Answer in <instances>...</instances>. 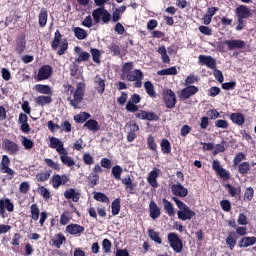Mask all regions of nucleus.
<instances>
[{
    "mask_svg": "<svg viewBox=\"0 0 256 256\" xmlns=\"http://www.w3.org/2000/svg\"><path fill=\"white\" fill-rule=\"evenodd\" d=\"M172 201L178 207L177 216L180 221H191L193 217H195V211L191 210L185 202L181 201L177 196L172 197Z\"/></svg>",
    "mask_w": 256,
    "mask_h": 256,
    "instance_id": "f257e3e1",
    "label": "nucleus"
},
{
    "mask_svg": "<svg viewBox=\"0 0 256 256\" xmlns=\"http://www.w3.org/2000/svg\"><path fill=\"white\" fill-rule=\"evenodd\" d=\"M84 90H85V84L78 83L76 90L73 93V98L72 97L67 98V101H69L71 107H74V109H79V104L81 103V101H83Z\"/></svg>",
    "mask_w": 256,
    "mask_h": 256,
    "instance_id": "f03ea898",
    "label": "nucleus"
},
{
    "mask_svg": "<svg viewBox=\"0 0 256 256\" xmlns=\"http://www.w3.org/2000/svg\"><path fill=\"white\" fill-rule=\"evenodd\" d=\"M92 17L96 24L101 23V21L107 24L109 21H111V13H109V11L105 10L103 7L93 10Z\"/></svg>",
    "mask_w": 256,
    "mask_h": 256,
    "instance_id": "7ed1b4c3",
    "label": "nucleus"
},
{
    "mask_svg": "<svg viewBox=\"0 0 256 256\" xmlns=\"http://www.w3.org/2000/svg\"><path fill=\"white\" fill-rule=\"evenodd\" d=\"M168 243L173 249L174 253H182L183 251V241L175 232H171L168 234Z\"/></svg>",
    "mask_w": 256,
    "mask_h": 256,
    "instance_id": "20e7f679",
    "label": "nucleus"
},
{
    "mask_svg": "<svg viewBox=\"0 0 256 256\" xmlns=\"http://www.w3.org/2000/svg\"><path fill=\"white\" fill-rule=\"evenodd\" d=\"M143 77V72L139 69H136L130 72L128 75H126L125 79H127L130 82L135 81L134 87H136L137 89H141V87H143Z\"/></svg>",
    "mask_w": 256,
    "mask_h": 256,
    "instance_id": "39448f33",
    "label": "nucleus"
},
{
    "mask_svg": "<svg viewBox=\"0 0 256 256\" xmlns=\"http://www.w3.org/2000/svg\"><path fill=\"white\" fill-rule=\"evenodd\" d=\"M164 103L167 109H173L177 105V96L175 92L171 89H166L163 91Z\"/></svg>",
    "mask_w": 256,
    "mask_h": 256,
    "instance_id": "423d86ee",
    "label": "nucleus"
},
{
    "mask_svg": "<svg viewBox=\"0 0 256 256\" xmlns=\"http://www.w3.org/2000/svg\"><path fill=\"white\" fill-rule=\"evenodd\" d=\"M2 149L9 155H17L19 153V145L9 139L3 140Z\"/></svg>",
    "mask_w": 256,
    "mask_h": 256,
    "instance_id": "0eeeda50",
    "label": "nucleus"
},
{
    "mask_svg": "<svg viewBox=\"0 0 256 256\" xmlns=\"http://www.w3.org/2000/svg\"><path fill=\"white\" fill-rule=\"evenodd\" d=\"M5 209L9 211V213H13L15 210V205H13V202L9 198L0 199V217L2 219H5Z\"/></svg>",
    "mask_w": 256,
    "mask_h": 256,
    "instance_id": "6e6552de",
    "label": "nucleus"
},
{
    "mask_svg": "<svg viewBox=\"0 0 256 256\" xmlns=\"http://www.w3.org/2000/svg\"><path fill=\"white\" fill-rule=\"evenodd\" d=\"M69 182V175L63 174H55L51 178L52 187L54 189H59L61 185H66Z\"/></svg>",
    "mask_w": 256,
    "mask_h": 256,
    "instance_id": "1a4fd4ad",
    "label": "nucleus"
},
{
    "mask_svg": "<svg viewBox=\"0 0 256 256\" xmlns=\"http://www.w3.org/2000/svg\"><path fill=\"white\" fill-rule=\"evenodd\" d=\"M53 74V68L51 65H43L36 76L37 81H45Z\"/></svg>",
    "mask_w": 256,
    "mask_h": 256,
    "instance_id": "9d476101",
    "label": "nucleus"
},
{
    "mask_svg": "<svg viewBox=\"0 0 256 256\" xmlns=\"http://www.w3.org/2000/svg\"><path fill=\"white\" fill-rule=\"evenodd\" d=\"M10 165L11 159H9V156L3 155L0 163V171L2 173H7V175L13 177L15 175V171L9 167Z\"/></svg>",
    "mask_w": 256,
    "mask_h": 256,
    "instance_id": "9b49d317",
    "label": "nucleus"
},
{
    "mask_svg": "<svg viewBox=\"0 0 256 256\" xmlns=\"http://www.w3.org/2000/svg\"><path fill=\"white\" fill-rule=\"evenodd\" d=\"M224 45L228 47V51H235V49H245V47H247V43H245V41L237 39L226 40Z\"/></svg>",
    "mask_w": 256,
    "mask_h": 256,
    "instance_id": "f8f14e48",
    "label": "nucleus"
},
{
    "mask_svg": "<svg viewBox=\"0 0 256 256\" xmlns=\"http://www.w3.org/2000/svg\"><path fill=\"white\" fill-rule=\"evenodd\" d=\"M160 174H161V170L159 168H154L148 174L147 181L150 187H153V189H157V187H159V183L157 182V179L159 178Z\"/></svg>",
    "mask_w": 256,
    "mask_h": 256,
    "instance_id": "ddd939ff",
    "label": "nucleus"
},
{
    "mask_svg": "<svg viewBox=\"0 0 256 256\" xmlns=\"http://www.w3.org/2000/svg\"><path fill=\"white\" fill-rule=\"evenodd\" d=\"M198 63L199 65H205L209 69H215L217 67V62L213 57L203 54L198 56Z\"/></svg>",
    "mask_w": 256,
    "mask_h": 256,
    "instance_id": "4468645a",
    "label": "nucleus"
},
{
    "mask_svg": "<svg viewBox=\"0 0 256 256\" xmlns=\"http://www.w3.org/2000/svg\"><path fill=\"white\" fill-rule=\"evenodd\" d=\"M212 169L219 177H221V179H229V172L221 166V162H219V160H213Z\"/></svg>",
    "mask_w": 256,
    "mask_h": 256,
    "instance_id": "2eb2a0df",
    "label": "nucleus"
},
{
    "mask_svg": "<svg viewBox=\"0 0 256 256\" xmlns=\"http://www.w3.org/2000/svg\"><path fill=\"white\" fill-rule=\"evenodd\" d=\"M196 93H199L198 87L186 86L180 92V99H183L185 101V100L189 99L190 97H193V95H196Z\"/></svg>",
    "mask_w": 256,
    "mask_h": 256,
    "instance_id": "dca6fc26",
    "label": "nucleus"
},
{
    "mask_svg": "<svg viewBox=\"0 0 256 256\" xmlns=\"http://www.w3.org/2000/svg\"><path fill=\"white\" fill-rule=\"evenodd\" d=\"M171 191L176 197H187L189 195V190L179 182L171 186Z\"/></svg>",
    "mask_w": 256,
    "mask_h": 256,
    "instance_id": "f3484780",
    "label": "nucleus"
},
{
    "mask_svg": "<svg viewBox=\"0 0 256 256\" xmlns=\"http://www.w3.org/2000/svg\"><path fill=\"white\" fill-rule=\"evenodd\" d=\"M137 119H142V121H159V116L155 112H147L140 110L136 113Z\"/></svg>",
    "mask_w": 256,
    "mask_h": 256,
    "instance_id": "a211bd4d",
    "label": "nucleus"
},
{
    "mask_svg": "<svg viewBox=\"0 0 256 256\" xmlns=\"http://www.w3.org/2000/svg\"><path fill=\"white\" fill-rule=\"evenodd\" d=\"M26 47H27V40L25 39V34H20L16 38L15 51L16 53H18V55H21L22 53H24Z\"/></svg>",
    "mask_w": 256,
    "mask_h": 256,
    "instance_id": "6ab92c4d",
    "label": "nucleus"
},
{
    "mask_svg": "<svg viewBox=\"0 0 256 256\" xmlns=\"http://www.w3.org/2000/svg\"><path fill=\"white\" fill-rule=\"evenodd\" d=\"M51 149H56L58 154L63 153V151H66L65 146L63 144V141H61L59 138L51 137L50 138V145Z\"/></svg>",
    "mask_w": 256,
    "mask_h": 256,
    "instance_id": "aec40b11",
    "label": "nucleus"
},
{
    "mask_svg": "<svg viewBox=\"0 0 256 256\" xmlns=\"http://www.w3.org/2000/svg\"><path fill=\"white\" fill-rule=\"evenodd\" d=\"M236 15L238 19H249L251 17V9L247 7L246 5H241L236 8Z\"/></svg>",
    "mask_w": 256,
    "mask_h": 256,
    "instance_id": "412c9836",
    "label": "nucleus"
},
{
    "mask_svg": "<svg viewBox=\"0 0 256 256\" xmlns=\"http://www.w3.org/2000/svg\"><path fill=\"white\" fill-rule=\"evenodd\" d=\"M66 231L70 235H78V237L84 233L85 227L79 225V224H70L66 226Z\"/></svg>",
    "mask_w": 256,
    "mask_h": 256,
    "instance_id": "4be33fe9",
    "label": "nucleus"
},
{
    "mask_svg": "<svg viewBox=\"0 0 256 256\" xmlns=\"http://www.w3.org/2000/svg\"><path fill=\"white\" fill-rule=\"evenodd\" d=\"M256 243V237L255 236H244L242 237L238 242V247L241 249L245 247H252V245H255Z\"/></svg>",
    "mask_w": 256,
    "mask_h": 256,
    "instance_id": "5701e85b",
    "label": "nucleus"
},
{
    "mask_svg": "<svg viewBox=\"0 0 256 256\" xmlns=\"http://www.w3.org/2000/svg\"><path fill=\"white\" fill-rule=\"evenodd\" d=\"M59 155L61 163L66 165V167H73V165H75V160H73V157L69 156V152L67 150H64Z\"/></svg>",
    "mask_w": 256,
    "mask_h": 256,
    "instance_id": "b1692460",
    "label": "nucleus"
},
{
    "mask_svg": "<svg viewBox=\"0 0 256 256\" xmlns=\"http://www.w3.org/2000/svg\"><path fill=\"white\" fill-rule=\"evenodd\" d=\"M237 239H239V236H237V233L235 231H231L228 233V237L226 238V245L229 247L230 251H233V249H235V245H237Z\"/></svg>",
    "mask_w": 256,
    "mask_h": 256,
    "instance_id": "393cba45",
    "label": "nucleus"
},
{
    "mask_svg": "<svg viewBox=\"0 0 256 256\" xmlns=\"http://www.w3.org/2000/svg\"><path fill=\"white\" fill-rule=\"evenodd\" d=\"M65 199H72L74 203L79 202L81 199V193L77 192L75 189L70 188L64 192Z\"/></svg>",
    "mask_w": 256,
    "mask_h": 256,
    "instance_id": "a878e982",
    "label": "nucleus"
},
{
    "mask_svg": "<svg viewBox=\"0 0 256 256\" xmlns=\"http://www.w3.org/2000/svg\"><path fill=\"white\" fill-rule=\"evenodd\" d=\"M149 211L151 219H159L161 217V209L157 206L155 201H151L149 204Z\"/></svg>",
    "mask_w": 256,
    "mask_h": 256,
    "instance_id": "bb28decb",
    "label": "nucleus"
},
{
    "mask_svg": "<svg viewBox=\"0 0 256 256\" xmlns=\"http://www.w3.org/2000/svg\"><path fill=\"white\" fill-rule=\"evenodd\" d=\"M162 203L167 215L175 217V206H173V203L169 202L166 198L162 199Z\"/></svg>",
    "mask_w": 256,
    "mask_h": 256,
    "instance_id": "cd10ccee",
    "label": "nucleus"
},
{
    "mask_svg": "<svg viewBox=\"0 0 256 256\" xmlns=\"http://www.w3.org/2000/svg\"><path fill=\"white\" fill-rule=\"evenodd\" d=\"M94 83L96 86L97 93H100V95H103L105 93V79L96 76L94 78Z\"/></svg>",
    "mask_w": 256,
    "mask_h": 256,
    "instance_id": "c85d7f7f",
    "label": "nucleus"
},
{
    "mask_svg": "<svg viewBox=\"0 0 256 256\" xmlns=\"http://www.w3.org/2000/svg\"><path fill=\"white\" fill-rule=\"evenodd\" d=\"M84 127L88 129L89 131H93V133H97L99 129H101V126L99 125V122L97 120L90 119L85 122Z\"/></svg>",
    "mask_w": 256,
    "mask_h": 256,
    "instance_id": "c756f323",
    "label": "nucleus"
},
{
    "mask_svg": "<svg viewBox=\"0 0 256 256\" xmlns=\"http://www.w3.org/2000/svg\"><path fill=\"white\" fill-rule=\"evenodd\" d=\"M133 67H135V63L133 62L124 63L122 66L121 79L125 80L127 75H129L133 71Z\"/></svg>",
    "mask_w": 256,
    "mask_h": 256,
    "instance_id": "7c9ffc66",
    "label": "nucleus"
},
{
    "mask_svg": "<svg viewBox=\"0 0 256 256\" xmlns=\"http://www.w3.org/2000/svg\"><path fill=\"white\" fill-rule=\"evenodd\" d=\"M66 241L67 238H65V235L59 233L56 235L55 239L52 240V246L56 247L57 249H61V245H63V243Z\"/></svg>",
    "mask_w": 256,
    "mask_h": 256,
    "instance_id": "2f4dec72",
    "label": "nucleus"
},
{
    "mask_svg": "<svg viewBox=\"0 0 256 256\" xmlns=\"http://www.w3.org/2000/svg\"><path fill=\"white\" fill-rule=\"evenodd\" d=\"M144 88L149 97H151L152 99H155V97H157V93L155 92V86H153V83H151V81H146L144 83Z\"/></svg>",
    "mask_w": 256,
    "mask_h": 256,
    "instance_id": "473e14b6",
    "label": "nucleus"
},
{
    "mask_svg": "<svg viewBox=\"0 0 256 256\" xmlns=\"http://www.w3.org/2000/svg\"><path fill=\"white\" fill-rule=\"evenodd\" d=\"M230 119L233 123H235L236 125H243V123H245V116L241 113H232L230 115Z\"/></svg>",
    "mask_w": 256,
    "mask_h": 256,
    "instance_id": "72a5a7b5",
    "label": "nucleus"
},
{
    "mask_svg": "<svg viewBox=\"0 0 256 256\" xmlns=\"http://www.w3.org/2000/svg\"><path fill=\"white\" fill-rule=\"evenodd\" d=\"M225 189L232 197H237V195H241V186L234 187L231 184H226Z\"/></svg>",
    "mask_w": 256,
    "mask_h": 256,
    "instance_id": "f704fd0d",
    "label": "nucleus"
},
{
    "mask_svg": "<svg viewBox=\"0 0 256 256\" xmlns=\"http://www.w3.org/2000/svg\"><path fill=\"white\" fill-rule=\"evenodd\" d=\"M73 33L76 37V39H79V41H83V39H87V31L81 27H75L73 29Z\"/></svg>",
    "mask_w": 256,
    "mask_h": 256,
    "instance_id": "c9c22d12",
    "label": "nucleus"
},
{
    "mask_svg": "<svg viewBox=\"0 0 256 256\" xmlns=\"http://www.w3.org/2000/svg\"><path fill=\"white\" fill-rule=\"evenodd\" d=\"M148 237H150L151 241H155L157 245H161V243H163V241L161 240V236L159 235V232L153 229H148Z\"/></svg>",
    "mask_w": 256,
    "mask_h": 256,
    "instance_id": "e433bc0d",
    "label": "nucleus"
},
{
    "mask_svg": "<svg viewBox=\"0 0 256 256\" xmlns=\"http://www.w3.org/2000/svg\"><path fill=\"white\" fill-rule=\"evenodd\" d=\"M59 45H61V32L59 30H56L54 34V39L51 42V48L55 51L59 48Z\"/></svg>",
    "mask_w": 256,
    "mask_h": 256,
    "instance_id": "4c0bfd02",
    "label": "nucleus"
},
{
    "mask_svg": "<svg viewBox=\"0 0 256 256\" xmlns=\"http://www.w3.org/2000/svg\"><path fill=\"white\" fill-rule=\"evenodd\" d=\"M121 211V199L116 198L111 204L112 215H119Z\"/></svg>",
    "mask_w": 256,
    "mask_h": 256,
    "instance_id": "58836bf2",
    "label": "nucleus"
},
{
    "mask_svg": "<svg viewBox=\"0 0 256 256\" xmlns=\"http://www.w3.org/2000/svg\"><path fill=\"white\" fill-rule=\"evenodd\" d=\"M111 173L112 177H114L116 181H121V175H123V168L119 165H115L114 167H112Z\"/></svg>",
    "mask_w": 256,
    "mask_h": 256,
    "instance_id": "ea45409f",
    "label": "nucleus"
},
{
    "mask_svg": "<svg viewBox=\"0 0 256 256\" xmlns=\"http://www.w3.org/2000/svg\"><path fill=\"white\" fill-rule=\"evenodd\" d=\"M157 51L159 55H161L163 63H171V58H169L167 48L165 46H160Z\"/></svg>",
    "mask_w": 256,
    "mask_h": 256,
    "instance_id": "a19ab883",
    "label": "nucleus"
},
{
    "mask_svg": "<svg viewBox=\"0 0 256 256\" xmlns=\"http://www.w3.org/2000/svg\"><path fill=\"white\" fill-rule=\"evenodd\" d=\"M249 171H251V164L249 162H242L238 165L240 175H247Z\"/></svg>",
    "mask_w": 256,
    "mask_h": 256,
    "instance_id": "79ce46f5",
    "label": "nucleus"
},
{
    "mask_svg": "<svg viewBox=\"0 0 256 256\" xmlns=\"http://www.w3.org/2000/svg\"><path fill=\"white\" fill-rule=\"evenodd\" d=\"M49 15L47 14V9L42 8L39 13V25L40 27H45L47 25V17Z\"/></svg>",
    "mask_w": 256,
    "mask_h": 256,
    "instance_id": "37998d69",
    "label": "nucleus"
},
{
    "mask_svg": "<svg viewBox=\"0 0 256 256\" xmlns=\"http://www.w3.org/2000/svg\"><path fill=\"white\" fill-rule=\"evenodd\" d=\"M161 151L164 155H169L171 153V142L167 139H163L160 144Z\"/></svg>",
    "mask_w": 256,
    "mask_h": 256,
    "instance_id": "c03bdc74",
    "label": "nucleus"
},
{
    "mask_svg": "<svg viewBox=\"0 0 256 256\" xmlns=\"http://www.w3.org/2000/svg\"><path fill=\"white\" fill-rule=\"evenodd\" d=\"M87 119H91V114H89L87 112H82V113L74 116V121L76 123H85V121H87Z\"/></svg>",
    "mask_w": 256,
    "mask_h": 256,
    "instance_id": "a18cd8bd",
    "label": "nucleus"
},
{
    "mask_svg": "<svg viewBox=\"0 0 256 256\" xmlns=\"http://www.w3.org/2000/svg\"><path fill=\"white\" fill-rule=\"evenodd\" d=\"M35 103L41 107H44V105H49V103H51V96H38L35 99Z\"/></svg>",
    "mask_w": 256,
    "mask_h": 256,
    "instance_id": "49530a36",
    "label": "nucleus"
},
{
    "mask_svg": "<svg viewBox=\"0 0 256 256\" xmlns=\"http://www.w3.org/2000/svg\"><path fill=\"white\" fill-rule=\"evenodd\" d=\"M157 75L165 76V75H177V67L172 66L170 68L162 69L157 72Z\"/></svg>",
    "mask_w": 256,
    "mask_h": 256,
    "instance_id": "de8ad7c7",
    "label": "nucleus"
},
{
    "mask_svg": "<svg viewBox=\"0 0 256 256\" xmlns=\"http://www.w3.org/2000/svg\"><path fill=\"white\" fill-rule=\"evenodd\" d=\"M44 162L47 167H50V169H53L54 171H61V165L53 161V159L45 158Z\"/></svg>",
    "mask_w": 256,
    "mask_h": 256,
    "instance_id": "09e8293b",
    "label": "nucleus"
},
{
    "mask_svg": "<svg viewBox=\"0 0 256 256\" xmlns=\"http://www.w3.org/2000/svg\"><path fill=\"white\" fill-rule=\"evenodd\" d=\"M36 91L38 93H42L43 95H51V87L43 84H37L35 85Z\"/></svg>",
    "mask_w": 256,
    "mask_h": 256,
    "instance_id": "8fccbe9b",
    "label": "nucleus"
},
{
    "mask_svg": "<svg viewBox=\"0 0 256 256\" xmlns=\"http://www.w3.org/2000/svg\"><path fill=\"white\" fill-rule=\"evenodd\" d=\"M30 213L33 221H39L40 211H39V206H37V204H32L30 206Z\"/></svg>",
    "mask_w": 256,
    "mask_h": 256,
    "instance_id": "3c124183",
    "label": "nucleus"
},
{
    "mask_svg": "<svg viewBox=\"0 0 256 256\" xmlns=\"http://www.w3.org/2000/svg\"><path fill=\"white\" fill-rule=\"evenodd\" d=\"M94 199L100 203H109V197H107V195H105L103 192H95Z\"/></svg>",
    "mask_w": 256,
    "mask_h": 256,
    "instance_id": "603ef678",
    "label": "nucleus"
},
{
    "mask_svg": "<svg viewBox=\"0 0 256 256\" xmlns=\"http://www.w3.org/2000/svg\"><path fill=\"white\" fill-rule=\"evenodd\" d=\"M90 53L92 55V60L94 63H97L98 65L101 63V52L99 49L91 48Z\"/></svg>",
    "mask_w": 256,
    "mask_h": 256,
    "instance_id": "864d4df0",
    "label": "nucleus"
},
{
    "mask_svg": "<svg viewBox=\"0 0 256 256\" xmlns=\"http://www.w3.org/2000/svg\"><path fill=\"white\" fill-rule=\"evenodd\" d=\"M254 196L255 190L253 189V187H247L244 193V199L246 201H252Z\"/></svg>",
    "mask_w": 256,
    "mask_h": 256,
    "instance_id": "5fc2aeb1",
    "label": "nucleus"
},
{
    "mask_svg": "<svg viewBox=\"0 0 256 256\" xmlns=\"http://www.w3.org/2000/svg\"><path fill=\"white\" fill-rule=\"evenodd\" d=\"M22 145L24 149H27L28 151H30V149H33V146L35 145V143H33L31 139L25 136H22Z\"/></svg>",
    "mask_w": 256,
    "mask_h": 256,
    "instance_id": "6e6d98bb",
    "label": "nucleus"
},
{
    "mask_svg": "<svg viewBox=\"0 0 256 256\" xmlns=\"http://www.w3.org/2000/svg\"><path fill=\"white\" fill-rule=\"evenodd\" d=\"M91 54L89 52H81L78 58L75 59V63H82L85 61H89Z\"/></svg>",
    "mask_w": 256,
    "mask_h": 256,
    "instance_id": "4d7b16f0",
    "label": "nucleus"
},
{
    "mask_svg": "<svg viewBox=\"0 0 256 256\" xmlns=\"http://www.w3.org/2000/svg\"><path fill=\"white\" fill-rule=\"evenodd\" d=\"M51 177L50 172H42L36 175V180L39 183H44V181H47Z\"/></svg>",
    "mask_w": 256,
    "mask_h": 256,
    "instance_id": "13d9d810",
    "label": "nucleus"
},
{
    "mask_svg": "<svg viewBox=\"0 0 256 256\" xmlns=\"http://www.w3.org/2000/svg\"><path fill=\"white\" fill-rule=\"evenodd\" d=\"M31 190V185L29 182H22L19 186V192L22 193L23 195H27L29 191Z\"/></svg>",
    "mask_w": 256,
    "mask_h": 256,
    "instance_id": "bf43d9fd",
    "label": "nucleus"
},
{
    "mask_svg": "<svg viewBox=\"0 0 256 256\" xmlns=\"http://www.w3.org/2000/svg\"><path fill=\"white\" fill-rule=\"evenodd\" d=\"M247 157L243 154V152H239L233 159V166L237 167L241 161H245Z\"/></svg>",
    "mask_w": 256,
    "mask_h": 256,
    "instance_id": "052dcab7",
    "label": "nucleus"
},
{
    "mask_svg": "<svg viewBox=\"0 0 256 256\" xmlns=\"http://www.w3.org/2000/svg\"><path fill=\"white\" fill-rule=\"evenodd\" d=\"M38 193H39L44 199H51V192H49V189L45 188V186L39 187Z\"/></svg>",
    "mask_w": 256,
    "mask_h": 256,
    "instance_id": "680f3d73",
    "label": "nucleus"
},
{
    "mask_svg": "<svg viewBox=\"0 0 256 256\" xmlns=\"http://www.w3.org/2000/svg\"><path fill=\"white\" fill-rule=\"evenodd\" d=\"M111 240L105 238L102 241V249H103V253H111Z\"/></svg>",
    "mask_w": 256,
    "mask_h": 256,
    "instance_id": "e2e57ef3",
    "label": "nucleus"
},
{
    "mask_svg": "<svg viewBox=\"0 0 256 256\" xmlns=\"http://www.w3.org/2000/svg\"><path fill=\"white\" fill-rule=\"evenodd\" d=\"M198 80H199V78L197 76L189 75L185 79L184 85H185V87H192L191 85H193V83H195Z\"/></svg>",
    "mask_w": 256,
    "mask_h": 256,
    "instance_id": "0e129e2a",
    "label": "nucleus"
},
{
    "mask_svg": "<svg viewBox=\"0 0 256 256\" xmlns=\"http://www.w3.org/2000/svg\"><path fill=\"white\" fill-rule=\"evenodd\" d=\"M220 207L226 212L229 213L231 211V202L229 200L220 201Z\"/></svg>",
    "mask_w": 256,
    "mask_h": 256,
    "instance_id": "69168bd1",
    "label": "nucleus"
},
{
    "mask_svg": "<svg viewBox=\"0 0 256 256\" xmlns=\"http://www.w3.org/2000/svg\"><path fill=\"white\" fill-rule=\"evenodd\" d=\"M215 127L218 129H227L229 127V122H227V120H216Z\"/></svg>",
    "mask_w": 256,
    "mask_h": 256,
    "instance_id": "338daca9",
    "label": "nucleus"
},
{
    "mask_svg": "<svg viewBox=\"0 0 256 256\" xmlns=\"http://www.w3.org/2000/svg\"><path fill=\"white\" fill-rule=\"evenodd\" d=\"M69 221H70L69 212H63L60 216V224L67 225Z\"/></svg>",
    "mask_w": 256,
    "mask_h": 256,
    "instance_id": "774afa93",
    "label": "nucleus"
}]
</instances>
